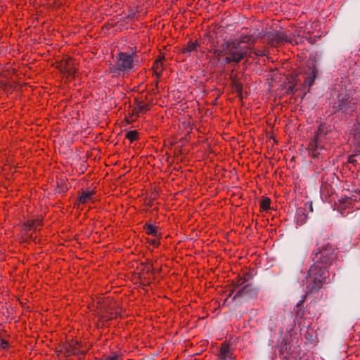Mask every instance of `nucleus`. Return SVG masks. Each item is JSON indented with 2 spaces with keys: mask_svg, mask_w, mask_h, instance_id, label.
Segmentation results:
<instances>
[{
  "mask_svg": "<svg viewBox=\"0 0 360 360\" xmlns=\"http://www.w3.org/2000/svg\"><path fill=\"white\" fill-rule=\"evenodd\" d=\"M336 250L330 245L323 247L314 254V263L308 271L306 278L307 288L309 292H316L329 276L328 268L336 258Z\"/></svg>",
  "mask_w": 360,
  "mask_h": 360,
  "instance_id": "1",
  "label": "nucleus"
},
{
  "mask_svg": "<svg viewBox=\"0 0 360 360\" xmlns=\"http://www.w3.org/2000/svg\"><path fill=\"white\" fill-rule=\"evenodd\" d=\"M251 37L245 35L239 39H232L225 42L221 49H217L214 51L217 57L226 56L224 62L229 64L231 62L239 63L249 51V48L241 46L242 44H250Z\"/></svg>",
  "mask_w": 360,
  "mask_h": 360,
  "instance_id": "2",
  "label": "nucleus"
},
{
  "mask_svg": "<svg viewBox=\"0 0 360 360\" xmlns=\"http://www.w3.org/2000/svg\"><path fill=\"white\" fill-rule=\"evenodd\" d=\"M136 56L129 54L124 52H120L116 57L115 63L112 68L114 72L127 73L133 70L136 64L135 58Z\"/></svg>",
  "mask_w": 360,
  "mask_h": 360,
  "instance_id": "3",
  "label": "nucleus"
},
{
  "mask_svg": "<svg viewBox=\"0 0 360 360\" xmlns=\"http://www.w3.org/2000/svg\"><path fill=\"white\" fill-rule=\"evenodd\" d=\"M57 68L61 73L67 75L68 77L73 76L77 70L75 60L70 57L61 60L58 63Z\"/></svg>",
  "mask_w": 360,
  "mask_h": 360,
  "instance_id": "4",
  "label": "nucleus"
},
{
  "mask_svg": "<svg viewBox=\"0 0 360 360\" xmlns=\"http://www.w3.org/2000/svg\"><path fill=\"white\" fill-rule=\"evenodd\" d=\"M317 70L315 65L313 63H309L304 72H300L297 76L303 77L304 85L310 87L314 82Z\"/></svg>",
  "mask_w": 360,
  "mask_h": 360,
  "instance_id": "5",
  "label": "nucleus"
},
{
  "mask_svg": "<svg viewBox=\"0 0 360 360\" xmlns=\"http://www.w3.org/2000/svg\"><path fill=\"white\" fill-rule=\"evenodd\" d=\"M95 193H96L94 190L82 191L77 199V205L79 206L90 202H94Z\"/></svg>",
  "mask_w": 360,
  "mask_h": 360,
  "instance_id": "6",
  "label": "nucleus"
},
{
  "mask_svg": "<svg viewBox=\"0 0 360 360\" xmlns=\"http://www.w3.org/2000/svg\"><path fill=\"white\" fill-rule=\"evenodd\" d=\"M319 131L320 129H319L314 139L309 143L308 146V150L313 157H317L319 154L318 149L322 148V146L319 142L320 136Z\"/></svg>",
  "mask_w": 360,
  "mask_h": 360,
  "instance_id": "7",
  "label": "nucleus"
},
{
  "mask_svg": "<svg viewBox=\"0 0 360 360\" xmlns=\"http://www.w3.org/2000/svg\"><path fill=\"white\" fill-rule=\"evenodd\" d=\"M219 356L221 360L232 359V352H231L229 345L226 342H224L221 346Z\"/></svg>",
  "mask_w": 360,
  "mask_h": 360,
  "instance_id": "8",
  "label": "nucleus"
},
{
  "mask_svg": "<svg viewBox=\"0 0 360 360\" xmlns=\"http://www.w3.org/2000/svg\"><path fill=\"white\" fill-rule=\"evenodd\" d=\"M274 37L269 39L271 44L272 46H278L283 41H288V37L283 33H276L275 34H272Z\"/></svg>",
  "mask_w": 360,
  "mask_h": 360,
  "instance_id": "9",
  "label": "nucleus"
},
{
  "mask_svg": "<svg viewBox=\"0 0 360 360\" xmlns=\"http://www.w3.org/2000/svg\"><path fill=\"white\" fill-rule=\"evenodd\" d=\"M65 352L68 355H75L79 352V344L77 341L72 340L65 346Z\"/></svg>",
  "mask_w": 360,
  "mask_h": 360,
  "instance_id": "10",
  "label": "nucleus"
},
{
  "mask_svg": "<svg viewBox=\"0 0 360 360\" xmlns=\"http://www.w3.org/2000/svg\"><path fill=\"white\" fill-rule=\"evenodd\" d=\"M144 230L148 235H150L155 237L161 238V233L159 231L158 226L151 224H146L144 225Z\"/></svg>",
  "mask_w": 360,
  "mask_h": 360,
  "instance_id": "11",
  "label": "nucleus"
},
{
  "mask_svg": "<svg viewBox=\"0 0 360 360\" xmlns=\"http://www.w3.org/2000/svg\"><path fill=\"white\" fill-rule=\"evenodd\" d=\"M42 225V219H37L34 220H28L25 224V227L29 231H35L37 227Z\"/></svg>",
  "mask_w": 360,
  "mask_h": 360,
  "instance_id": "12",
  "label": "nucleus"
},
{
  "mask_svg": "<svg viewBox=\"0 0 360 360\" xmlns=\"http://www.w3.org/2000/svg\"><path fill=\"white\" fill-rule=\"evenodd\" d=\"M199 46V44L197 41H189L182 49V53H191L195 51Z\"/></svg>",
  "mask_w": 360,
  "mask_h": 360,
  "instance_id": "13",
  "label": "nucleus"
},
{
  "mask_svg": "<svg viewBox=\"0 0 360 360\" xmlns=\"http://www.w3.org/2000/svg\"><path fill=\"white\" fill-rule=\"evenodd\" d=\"M153 69L156 75H160L163 70V63L161 59L156 60L154 62Z\"/></svg>",
  "mask_w": 360,
  "mask_h": 360,
  "instance_id": "14",
  "label": "nucleus"
},
{
  "mask_svg": "<svg viewBox=\"0 0 360 360\" xmlns=\"http://www.w3.org/2000/svg\"><path fill=\"white\" fill-rule=\"evenodd\" d=\"M136 108L138 112H141V115H143L150 110V105L146 102H139L136 105Z\"/></svg>",
  "mask_w": 360,
  "mask_h": 360,
  "instance_id": "15",
  "label": "nucleus"
},
{
  "mask_svg": "<svg viewBox=\"0 0 360 360\" xmlns=\"http://www.w3.org/2000/svg\"><path fill=\"white\" fill-rule=\"evenodd\" d=\"M126 139H127L131 143L134 141L139 139V133L136 130H131L128 131L125 135Z\"/></svg>",
  "mask_w": 360,
  "mask_h": 360,
  "instance_id": "16",
  "label": "nucleus"
},
{
  "mask_svg": "<svg viewBox=\"0 0 360 360\" xmlns=\"http://www.w3.org/2000/svg\"><path fill=\"white\" fill-rule=\"evenodd\" d=\"M128 114L129 116V121L131 122L134 121L135 120H136L138 117H139L141 115V112H138L136 106L131 109L129 111Z\"/></svg>",
  "mask_w": 360,
  "mask_h": 360,
  "instance_id": "17",
  "label": "nucleus"
},
{
  "mask_svg": "<svg viewBox=\"0 0 360 360\" xmlns=\"http://www.w3.org/2000/svg\"><path fill=\"white\" fill-rule=\"evenodd\" d=\"M120 311L118 310H116L114 312H108L102 319H103V321L117 319L120 316Z\"/></svg>",
  "mask_w": 360,
  "mask_h": 360,
  "instance_id": "18",
  "label": "nucleus"
},
{
  "mask_svg": "<svg viewBox=\"0 0 360 360\" xmlns=\"http://www.w3.org/2000/svg\"><path fill=\"white\" fill-rule=\"evenodd\" d=\"M271 200L269 198H263L260 202V208L266 211L270 208Z\"/></svg>",
  "mask_w": 360,
  "mask_h": 360,
  "instance_id": "19",
  "label": "nucleus"
},
{
  "mask_svg": "<svg viewBox=\"0 0 360 360\" xmlns=\"http://www.w3.org/2000/svg\"><path fill=\"white\" fill-rule=\"evenodd\" d=\"M8 342L3 337V334L0 331V349H5L8 348Z\"/></svg>",
  "mask_w": 360,
  "mask_h": 360,
  "instance_id": "20",
  "label": "nucleus"
},
{
  "mask_svg": "<svg viewBox=\"0 0 360 360\" xmlns=\"http://www.w3.org/2000/svg\"><path fill=\"white\" fill-rule=\"evenodd\" d=\"M161 238L155 237L154 239H148V243L153 247L157 248L160 245V239Z\"/></svg>",
  "mask_w": 360,
  "mask_h": 360,
  "instance_id": "21",
  "label": "nucleus"
},
{
  "mask_svg": "<svg viewBox=\"0 0 360 360\" xmlns=\"http://www.w3.org/2000/svg\"><path fill=\"white\" fill-rule=\"evenodd\" d=\"M354 138L356 141H360V123L359 127L354 130Z\"/></svg>",
  "mask_w": 360,
  "mask_h": 360,
  "instance_id": "22",
  "label": "nucleus"
},
{
  "mask_svg": "<svg viewBox=\"0 0 360 360\" xmlns=\"http://www.w3.org/2000/svg\"><path fill=\"white\" fill-rule=\"evenodd\" d=\"M105 360H120V359L118 355L113 354L105 356Z\"/></svg>",
  "mask_w": 360,
  "mask_h": 360,
  "instance_id": "23",
  "label": "nucleus"
},
{
  "mask_svg": "<svg viewBox=\"0 0 360 360\" xmlns=\"http://www.w3.org/2000/svg\"><path fill=\"white\" fill-rule=\"evenodd\" d=\"M340 203H347V202H350V199L349 198H345V199H342V200H340Z\"/></svg>",
  "mask_w": 360,
  "mask_h": 360,
  "instance_id": "24",
  "label": "nucleus"
},
{
  "mask_svg": "<svg viewBox=\"0 0 360 360\" xmlns=\"http://www.w3.org/2000/svg\"><path fill=\"white\" fill-rule=\"evenodd\" d=\"M297 35L299 37H304V34H301L300 32H299V33L297 34Z\"/></svg>",
  "mask_w": 360,
  "mask_h": 360,
  "instance_id": "25",
  "label": "nucleus"
}]
</instances>
